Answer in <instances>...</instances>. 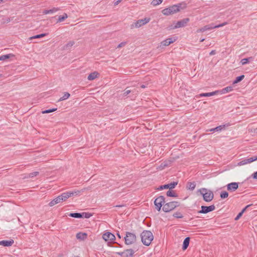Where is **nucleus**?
Listing matches in <instances>:
<instances>
[{
  "instance_id": "f257e3e1",
  "label": "nucleus",
  "mask_w": 257,
  "mask_h": 257,
  "mask_svg": "<svg viewBox=\"0 0 257 257\" xmlns=\"http://www.w3.org/2000/svg\"><path fill=\"white\" fill-rule=\"evenodd\" d=\"M141 240L142 243L149 246L154 239V236L152 232L149 230H144L141 234Z\"/></svg>"
},
{
  "instance_id": "f03ea898",
  "label": "nucleus",
  "mask_w": 257,
  "mask_h": 257,
  "mask_svg": "<svg viewBox=\"0 0 257 257\" xmlns=\"http://www.w3.org/2000/svg\"><path fill=\"white\" fill-rule=\"evenodd\" d=\"M200 194L203 196V200L205 202H210L214 198V194L212 191L205 188H202L198 190Z\"/></svg>"
},
{
  "instance_id": "7ed1b4c3",
  "label": "nucleus",
  "mask_w": 257,
  "mask_h": 257,
  "mask_svg": "<svg viewBox=\"0 0 257 257\" xmlns=\"http://www.w3.org/2000/svg\"><path fill=\"white\" fill-rule=\"evenodd\" d=\"M124 242L126 245L132 244L136 242L137 237L135 233L126 231L124 237Z\"/></svg>"
},
{
  "instance_id": "20e7f679",
  "label": "nucleus",
  "mask_w": 257,
  "mask_h": 257,
  "mask_svg": "<svg viewBox=\"0 0 257 257\" xmlns=\"http://www.w3.org/2000/svg\"><path fill=\"white\" fill-rule=\"evenodd\" d=\"M165 203V198L164 196L161 195L156 198L154 201V205L156 209L160 211L161 208L163 207Z\"/></svg>"
},
{
  "instance_id": "39448f33",
  "label": "nucleus",
  "mask_w": 257,
  "mask_h": 257,
  "mask_svg": "<svg viewBox=\"0 0 257 257\" xmlns=\"http://www.w3.org/2000/svg\"><path fill=\"white\" fill-rule=\"evenodd\" d=\"M190 21L189 18H185L180 21H178L175 26L171 25L169 27V29H176L179 28L185 27L187 23Z\"/></svg>"
},
{
  "instance_id": "423d86ee",
  "label": "nucleus",
  "mask_w": 257,
  "mask_h": 257,
  "mask_svg": "<svg viewBox=\"0 0 257 257\" xmlns=\"http://www.w3.org/2000/svg\"><path fill=\"white\" fill-rule=\"evenodd\" d=\"M162 13L165 16L173 15L177 13L175 5L162 10Z\"/></svg>"
},
{
  "instance_id": "0eeeda50",
  "label": "nucleus",
  "mask_w": 257,
  "mask_h": 257,
  "mask_svg": "<svg viewBox=\"0 0 257 257\" xmlns=\"http://www.w3.org/2000/svg\"><path fill=\"white\" fill-rule=\"evenodd\" d=\"M177 182H172L169 184L161 185L157 188V189L159 190H162L165 189H169L170 190L173 189L177 186Z\"/></svg>"
},
{
  "instance_id": "6e6552de",
  "label": "nucleus",
  "mask_w": 257,
  "mask_h": 257,
  "mask_svg": "<svg viewBox=\"0 0 257 257\" xmlns=\"http://www.w3.org/2000/svg\"><path fill=\"white\" fill-rule=\"evenodd\" d=\"M102 238L106 241H113L115 239L114 235L110 232H106L104 233L102 235Z\"/></svg>"
},
{
  "instance_id": "1a4fd4ad",
  "label": "nucleus",
  "mask_w": 257,
  "mask_h": 257,
  "mask_svg": "<svg viewBox=\"0 0 257 257\" xmlns=\"http://www.w3.org/2000/svg\"><path fill=\"white\" fill-rule=\"evenodd\" d=\"M150 20L151 19L150 18H145L143 19L139 20L135 23V26L136 28H139L149 23Z\"/></svg>"
},
{
  "instance_id": "9d476101",
  "label": "nucleus",
  "mask_w": 257,
  "mask_h": 257,
  "mask_svg": "<svg viewBox=\"0 0 257 257\" xmlns=\"http://www.w3.org/2000/svg\"><path fill=\"white\" fill-rule=\"evenodd\" d=\"M257 160V156H252L249 158L244 159L239 162L238 164L239 166L244 165L247 164L252 163L253 161Z\"/></svg>"
},
{
  "instance_id": "9b49d317",
  "label": "nucleus",
  "mask_w": 257,
  "mask_h": 257,
  "mask_svg": "<svg viewBox=\"0 0 257 257\" xmlns=\"http://www.w3.org/2000/svg\"><path fill=\"white\" fill-rule=\"evenodd\" d=\"M175 209L173 204L171 202L165 203L162 208V210L165 212H169Z\"/></svg>"
},
{
  "instance_id": "f8f14e48",
  "label": "nucleus",
  "mask_w": 257,
  "mask_h": 257,
  "mask_svg": "<svg viewBox=\"0 0 257 257\" xmlns=\"http://www.w3.org/2000/svg\"><path fill=\"white\" fill-rule=\"evenodd\" d=\"M239 183L232 182L226 185L227 189L230 192H234L238 188Z\"/></svg>"
},
{
  "instance_id": "ddd939ff",
  "label": "nucleus",
  "mask_w": 257,
  "mask_h": 257,
  "mask_svg": "<svg viewBox=\"0 0 257 257\" xmlns=\"http://www.w3.org/2000/svg\"><path fill=\"white\" fill-rule=\"evenodd\" d=\"M177 40V37H172V38H169L168 39H166L164 41H162L161 42V44L164 46H169L171 44L174 43Z\"/></svg>"
},
{
  "instance_id": "4468645a",
  "label": "nucleus",
  "mask_w": 257,
  "mask_h": 257,
  "mask_svg": "<svg viewBox=\"0 0 257 257\" xmlns=\"http://www.w3.org/2000/svg\"><path fill=\"white\" fill-rule=\"evenodd\" d=\"M231 124L230 123L228 122L223 125H220L219 126H216L215 128H211L209 130V131L210 132H219L223 130H224L225 127H228L230 126Z\"/></svg>"
},
{
  "instance_id": "2eb2a0df",
  "label": "nucleus",
  "mask_w": 257,
  "mask_h": 257,
  "mask_svg": "<svg viewBox=\"0 0 257 257\" xmlns=\"http://www.w3.org/2000/svg\"><path fill=\"white\" fill-rule=\"evenodd\" d=\"M201 209H202V212H204V214H206L208 212H211L215 210V207L214 205L210 206H201Z\"/></svg>"
},
{
  "instance_id": "dca6fc26",
  "label": "nucleus",
  "mask_w": 257,
  "mask_h": 257,
  "mask_svg": "<svg viewBox=\"0 0 257 257\" xmlns=\"http://www.w3.org/2000/svg\"><path fill=\"white\" fill-rule=\"evenodd\" d=\"M14 243V241L13 239H10L9 240H1L0 241V245H3L4 246L9 247L12 246Z\"/></svg>"
},
{
  "instance_id": "f3484780",
  "label": "nucleus",
  "mask_w": 257,
  "mask_h": 257,
  "mask_svg": "<svg viewBox=\"0 0 257 257\" xmlns=\"http://www.w3.org/2000/svg\"><path fill=\"white\" fill-rule=\"evenodd\" d=\"M214 29V24H210L209 25H207L203 27L202 28L199 29L197 32H204L207 30H210Z\"/></svg>"
},
{
  "instance_id": "a211bd4d",
  "label": "nucleus",
  "mask_w": 257,
  "mask_h": 257,
  "mask_svg": "<svg viewBox=\"0 0 257 257\" xmlns=\"http://www.w3.org/2000/svg\"><path fill=\"white\" fill-rule=\"evenodd\" d=\"M175 6L177 13L180 12L181 10L186 9L187 7V5L184 2L179 3L177 5H175Z\"/></svg>"
},
{
  "instance_id": "6ab92c4d",
  "label": "nucleus",
  "mask_w": 257,
  "mask_h": 257,
  "mask_svg": "<svg viewBox=\"0 0 257 257\" xmlns=\"http://www.w3.org/2000/svg\"><path fill=\"white\" fill-rule=\"evenodd\" d=\"M219 93L218 90H216L215 91L207 92V93H202L199 94V97H209L213 96L215 94H217Z\"/></svg>"
},
{
  "instance_id": "aec40b11",
  "label": "nucleus",
  "mask_w": 257,
  "mask_h": 257,
  "mask_svg": "<svg viewBox=\"0 0 257 257\" xmlns=\"http://www.w3.org/2000/svg\"><path fill=\"white\" fill-rule=\"evenodd\" d=\"M135 251L133 249H127L123 251L124 257H133Z\"/></svg>"
},
{
  "instance_id": "412c9836",
  "label": "nucleus",
  "mask_w": 257,
  "mask_h": 257,
  "mask_svg": "<svg viewBox=\"0 0 257 257\" xmlns=\"http://www.w3.org/2000/svg\"><path fill=\"white\" fill-rule=\"evenodd\" d=\"M62 202L61 198L60 197V195L57 197L56 198H54L53 200H52L49 203V205L50 206H53L55 205V204H57L59 203Z\"/></svg>"
},
{
  "instance_id": "4be33fe9",
  "label": "nucleus",
  "mask_w": 257,
  "mask_h": 257,
  "mask_svg": "<svg viewBox=\"0 0 257 257\" xmlns=\"http://www.w3.org/2000/svg\"><path fill=\"white\" fill-rule=\"evenodd\" d=\"M76 238L78 239L83 240L87 237V234L85 232H79L76 234Z\"/></svg>"
},
{
  "instance_id": "5701e85b",
  "label": "nucleus",
  "mask_w": 257,
  "mask_h": 257,
  "mask_svg": "<svg viewBox=\"0 0 257 257\" xmlns=\"http://www.w3.org/2000/svg\"><path fill=\"white\" fill-rule=\"evenodd\" d=\"M190 240V238L189 237H186L184 240L182 245V249L183 250H186L188 248L189 245Z\"/></svg>"
},
{
  "instance_id": "b1692460",
  "label": "nucleus",
  "mask_w": 257,
  "mask_h": 257,
  "mask_svg": "<svg viewBox=\"0 0 257 257\" xmlns=\"http://www.w3.org/2000/svg\"><path fill=\"white\" fill-rule=\"evenodd\" d=\"M196 186L195 182H188L186 184V188L190 190H193Z\"/></svg>"
},
{
  "instance_id": "393cba45",
  "label": "nucleus",
  "mask_w": 257,
  "mask_h": 257,
  "mask_svg": "<svg viewBox=\"0 0 257 257\" xmlns=\"http://www.w3.org/2000/svg\"><path fill=\"white\" fill-rule=\"evenodd\" d=\"M233 90V87L231 86H227L220 90H218L219 93L221 94H224L225 93L231 91Z\"/></svg>"
},
{
  "instance_id": "a878e982",
  "label": "nucleus",
  "mask_w": 257,
  "mask_h": 257,
  "mask_svg": "<svg viewBox=\"0 0 257 257\" xmlns=\"http://www.w3.org/2000/svg\"><path fill=\"white\" fill-rule=\"evenodd\" d=\"M74 44L75 42L74 41H69L63 46V49L65 50H70L72 46L74 45Z\"/></svg>"
},
{
  "instance_id": "bb28decb",
  "label": "nucleus",
  "mask_w": 257,
  "mask_h": 257,
  "mask_svg": "<svg viewBox=\"0 0 257 257\" xmlns=\"http://www.w3.org/2000/svg\"><path fill=\"white\" fill-rule=\"evenodd\" d=\"M99 75L98 73L96 71H94L93 72L91 73L87 77L88 80H93L97 77V76Z\"/></svg>"
},
{
  "instance_id": "cd10ccee",
  "label": "nucleus",
  "mask_w": 257,
  "mask_h": 257,
  "mask_svg": "<svg viewBox=\"0 0 257 257\" xmlns=\"http://www.w3.org/2000/svg\"><path fill=\"white\" fill-rule=\"evenodd\" d=\"M60 198H61L62 202L66 201L68 198L70 197V194H68V192H64L62 193L60 195Z\"/></svg>"
},
{
  "instance_id": "c85d7f7f",
  "label": "nucleus",
  "mask_w": 257,
  "mask_h": 257,
  "mask_svg": "<svg viewBox=\"0 0 257 257\" xmlns=\"http://www.w3.org/2000/svg\"><path fill=\"white\" fill-rule=\"evenodd\" d=\"M14 56L15 55L13 54L3 55L0 56V61H4Z\"/></svg>"
},
{
  "instance_id": "c756f323",
  "label": "nucleus",
  "mask_w": 257,
  "mask_h": 257,
  "mask_svg": "<svg viewBox=\"0 0 257 257\" xmlns=\"http://www.w3.org/2000/svg\"><path fill=\"white\" fill-rule=\"evenodd\" d=\"M58 10H59V9L56 8H53V9H50V10H44L43 12V14L47 15V14H50V13H53L54 12H57Z\"/></svg>"
},
{
  "instance_id": "7c9ffc66",
  "label": "nucleus",
  "mask_w": 257,
  "mask_h": 257,
  "mask_svg": "<svg viewBox=\"0 0 257 257\" xmlns=\"http://www.w3.org/2000/svg\"><path fill=\"white\" fill-rule=\"evenodd\" d=\"M85 190V189L84 188L81 190H76V191H70V192H68V194H70V197H71V196H73L74 195H77L79 194V193L84 192V191Z\"/></svg>"
},
{
  "instance_id": "2f4dec72",
  "label": "nucleus",
  "mask_w": 257,
  "mask_h": 257,
  "mask_svg": "<svg viewBox=\"0 0 257 257\" xmlns=\"http://www.w3.org/2000/svg\"><path fill=\"white\" fill-rule=\"evenodd\" d=\"M166 195L168 197H177L178 196V194L175 193L174 191L171 189L167 192Z\"/></svg>"
},
{
  "instance_id": "473e14b6",
  "label": "nucleus",
  "mask_w": 257,
  "mask_h": 257,
  "mask_svg": "<svg viewBox=\"0 0 257 257\" xmlns=\"http://www.w3.org/2000/svg\"><path fill=\"white\" fill-rule=\"evenodd\" d=\"M253 59V57H249L246 58H243L241 60L240 63L242 65H245L249 62L250 61H252Z\"/></svg>"
},
{
  "instance_id": "72a5a7b5",
  "label": "nucleus",
  "mask_w": 257,
  "mask_h": 257,
  "mask_svg": "<svg viewBox=\"0 0 257 257\" xmlns=\"http://www.w3.org/2000/svg\"><path fill=\"white\" fill-rule=\"evenodd\" d=\"M70 217L76 218H82L81 213H70L68 214Z\"/></svg>"
},
{
  "instance_id": "f704fd0d",
  "label": "nucleus",
  "mask_w": 257,
  "mask_h": 257,
  "mask_svg": "<svg viewBox=\"0 0 257 257\" xmlns=\"http://www.w3.org/2000/svg\"><path fill=\"white\" fill-rule=\"evenodd\" d=\"M68 18L67 14L64 13L63 15L59 16L57 21V23H60L64 21L66 19Z\"/></svg>"
},
{
  "instance_id": "c9c22d12",
  "label": "nucleus",
  "mask_w": 257,
  "mask_h": 257,
  "mask_svg": "<svg viewBox=\"0 0 257 257\" xmlns=\"http://www.w3.org/2000/svg\"><path fill=\"white\" fill-rule=\"evenodd\" d=\"M48 35L47 33H42L40 34L36 35L34 36L31 37L29 38V40H33L35 39H39L43 38Z\"/></svg>"
},
{
  "instance_id": "e433bc0d",
  "label": "nucleus",
  "mask_w": 257,
  "mask_h": 257,
  "mask_svg": "<svg viewBox=\"0 0 257 257\" xmlns=\"http://www.w3.org/2000/svg\"><path fill=\"white\" fill-rule=\"evenodd\" d=\"M171 163L172 161L170 160L164 161L161 163L160 165V167L162 168H164L165 167H169L171 165Z\"/></svg>"
},
{
  "instance_id": "4c0bfd02",
  "label": "nucleus",
  "mask_w": 257,
  "mask_h": 257,
  "mask_svg": "<svg viewBox=\"0 0 257 257\" xmlns=\"http://www.w3.org/2000/svg\"><path fill=\"white\" fill-rule=\"evenodd\" d=\"M244 75H241L239 76L236 77V78L235 79V80L233 81V84H237V83H239V82L242 81L244 79Z\"/></svg>"
},
{
  "instance_id": "58836bf2",
  "label": "nucleus",
  "mask_w": 257,
  "mask_h": 257,
  "mask_svg": "<svg viewBox=\"0 0 257 257\" xmlns=\"http://www.w3.org/2000/svg\"><path fill=\"white\" fill-rule=\"evenodd\" d=\"M70 94L68 92H65L64 95L62 97H60L58 101H61L62 100H66L68 99L70 97Z\"/></svg>"
},
{
  "instance_id": "ea45409f",
  "label": "nucleus",
  "mask_w": 257,
  "mask_h": 257,
  "mask_svg": "<svg viewBox=\"0 0 257 257\" xmlns=\"http://www.w3.org/2000/svg\"><path fill=\"white\" fill-rule=\"evenodd\" d=\"M82 218H89L92 216V214L89 212H82Z\"/></svg>"
},
{
  "instance_id": "a19ab883",
  "label": "nucleus",
  "mask_w": 257,
  "mask_h": 257,
  "mask_svg": "<svg viewBox=\"0 0 257 257\" xmlns=\"http://www.w3.org/2000/svg\"><path fill=\"white\" fill-rule=\"evenodd\" d=\"M228 196V193L226 191H222L220 193V197L221 199L226 198Z\"/></svg>"
},
{
  "instance_id": "79ce46f5",
  "label": "nucleus",
  "mask_w": 257,
  "mask_h": 257,
  "mask_svg": "<svg viewBox=\"0 0 257 257\" xmlns=\"http://www.w3.org/2000/svg\"><path fill=\"white\" fill-rule=\"evenodd\" d=\"M173 216L176 218H182L183 217L182 214L180 212H175L173 214Z\"/></svg>"
},
{
  "instance_id": "37998d69",
  "label": "nucleus",
  "mask_w": 257,
  "mask_h": 257,
  "mask_svg": "<svg viewBox=\"0 0 257 257\" xmlns=\"http://www.w3.org/2000/svg\"><path fill=\"white\" fill-rule=\"evenodd\" d=\"M57 109V108H51V109H46V110L42 111V113L43 114L49 113L50 112H54V111H56Z\"/></svg>"
},
{
  "instance_id": "c03bdc74",
  "label": "nucleus",
  "mask_w": 257,
  "mask_h": 257,
  "mask_svg": "<svg viewBox=\"0 0 257 257\" xmlns=\"http://www.w3.org/2000/svg\"><path fill=\"white\" fill-rule=\"evenodd\" d=\"M163 0H153L151 2V5L154 6H156L162 3Z\"/></svg>"
},
{
  "instance_id": "a18cd8bd",
  "label": "nucleus",
  "mask_w": 257,
  "mask_h": 257,
  "mask_svg": "<svg viewBox=\"0 0 257 257\" xmlns=\"http://www.w3.org/2000/svg\"><path fill=\"white\" fill-rule=\"evenodd\" d=\"M39 174V172H33L32 173H31L29 174V177L30 178H33L34 177L37 176Z\"/></svg>"
},
{
  "instance_id": "49530a36",
  "label": "nucleus",
  "mask_w": 257,
  "mask_h": 257,
  "mask_svg": "<svg viewBox=\"0 0 257 257\" xmlns=\"http://www.w3.org/2000/svg\"><path fill=\"white\" fill-rule=\"evenodd\" d=\"M226 24H227V22H224V23H223L220 24L218 25H214V28H220L221 27L225 26Z\"/></svg>"
},
{
  "instance_id": "de8ad7c7",
  "label": "nucleus",
  "mask_w": 257,
  "mask_h": 257,
  "mask_svg": "<svg viewBox=\"0 0 257 257\" xmlns=\"http://www.w3.org/2000/svg\"><path fill=\"white\" fill-rule=\"evenodd\" d=\"M131 92V90H127V88L125 89L124 90V92L123 93V96H127L128 94H130V93Z\"/></svg>"
},
{
  "instance_id": "09e8293b",
  "label": "nucleus",
  "mask_w": 257,
  "mask_h": 257,
  "mask_svg": "<svg viewBox=\"0 0 257 257\" xmlns=\"http://www.w3.org/2000/svg\"><path fill=\"white\" fill-rule=\"evenodd\" d=\"M172 202L175 208L180 206V202L178 201H172Z\"/></svg>"
},
{
  "instance_id": "8fccbe9b",
  "label": "nucleus",
  "mask_w": 257,
  "mask_h": 257,
  "mask_svg": "<svg viewBox=\"0 0 257 257\" xmlns=\"http://www.w3.org/2000/svg\"><path fill=\"white\" fill-rule=\"evenodd\" d=\"M243 213L240 211L235 217V220H238L242 215Z\"/></svg>"
},
{
  "instance_id": "3c124183",
  "label": "nucleus",
  "mask_w": 257,
  "mask_h": 257,
  "mask_svg": "<svg viewBox=\"0 0 257 257\" xmlns=\"http://www.w3.org/2000/svg\"><path fill=\"white\" fill-rule=\"evenodd\" d=\"M126 44V43L125 42H122L121 43H120L117 47V48H121L123 46H124L125 45V44Z\"/></svg>"
},
{
  "instance_id": "603ef678",
  "label": "nucleus",
  "mask_w": 257,
  "mask_h": 257,
  "mask_svg": "<svg viewBox=\"0 0 257 257\" xmlns=\"http://www.w3.org/2000/svg\"><path fill=\"white\" fill-rule=\"evenodd\" d=\"M252 204H249V205H247V206H246L244 208H243L242 210L241 211V212L243 213L246 210V209L250 206H251Z\"/></svg>"
},
{
  "instance_id": "864d4df0",
  "label": "nucleus",
  "mask_w": 257,
  "mask_h": 257,
  "mask_svg": "<svg viewBox=\"0 0 257 257\" xmlns=\"http://www.w3.org/2000/svg\"><path fill=\"white\" fill-rule=\"evenodd\" d=\"M251 177L253 179H256L257 180V171L254 172L251 175Z\"/></svg>"
},
{
  "instance_id": "5fc2aeb1",
  "label": "nucleus",
  "mask_w": 257,
  "mask_h": 257,
  "mask_svg": "<svg viewBox=\"0 0 257 257\" xmlns=\"http://www.w3.org/2000/svg\"><path fill=\"white\" fill-rule=\"evenodd\" d=\"M115 253L118 254L120 257H124V253H123V251H122V252H117Z\"/></svg>"
},
{
  "instance_id": "6e6d98bb",
  "label": "nucleus",
  "mask_w": 257,
  "mask_h": 257,
  "mask_svg": "<svg viewBox=\"0 0 257 257\" xmlns=\"http://www.w3.org/2000/svg\"><path fill=\"white\" fill-rule=\"evenodd\" d=\"M125 205L124 204H120V205H116L114 206L115 207L120 208L125 206Z\"/></svg>"
},
{
  "instance_id": "4d7b16f0",
  "label": "nucleus",
  "mask_w": 257,
  "mask_h": 257,
  "mask_svg": "<svg viewBox=\"0 0 257 257\" xmlns=\"http://www.w3.org/2000/svg\"><path fill=\"white\" fill-rule=\"evenodd\" d=\"M216 54V51L215 50H212L210 53H209V55H214Z\"/></svg>"
},
{
  "instance_id": "13d9d810",
  "label": "nucleus",
  "mask_w": 257,
  "mask_h": 257,
  "mask_svg": "<svg viewBox=\"0 0 257 257\" xmlns=\"http://www.w3.org/2000/svg\"><path fill=\"white\" fill-rule=\"evenodd\" d=\"M122 0H117L114 3V5L115 6L117 5L119 3H120Z\"/></svg>"
},
{
  "instance_id": "bf43d9fd",
  "label": "nucleus",
  "mask_w": 257,
  "mask_h": 257,
  "mask_svg": "<svg viewBox=\"0 0 257 257\" xmlns=\"http://www.w3.org/2000/svg\"><path fill=\"white\" fill-rule=\"evenodd\" d=\"M251 132L257 134V128H254L253 130H251Z\"/></svg>"
},
{
  "instance_id": "052dcab7",
  "label": "nucleus",
  "mask_w": 257,
  "mask_h": 257,
  "mask_svg": "<svg viewBox=\"0 0 257 257\" xmlns=\"http://www.w3.org/2000/svg\"><path fill=\"white\" fill-rule=\"evenodd\" d=\"M197 213H203V214H204V212H202V209L198 211Z\"/></svg>"
},
{
  "instance_id": "680f3d73",
  "label": "nucleus",
  "mask_w": 257,
  "mask_h": 257,
  "mask_svg": "<svg viewBox=\"0 0 257 257\" xmlns=\"http://www.w3.org/2000/svg\"><path fill=\"white\" fill-rule=\"evenodd\" d=\"M116 235H117V236L119 238H121V235H120V234H119V233H116Z\"/></svg>"
},
{
  "instance_id": "e2e57ef3",
  "label": "nucleus",
  "mask_w": 257,
  "mask_h": 257,
  "mask_svg": "<svg viewBox=\"0 0 257 257\" xmlns=\"http://www.w3.org/2000/svg\"><path fill=\"white\" fill-rule=\"evenodd\" d=\"M10 21H11V20H10V18H8V19L6 20V22L7 23H9V22H10Z\"/></svg>"
},
{
  "instance_id": "0e129e2a",
  "label": "nucleus",
  "mask_w": 257,
  "mask_h": 257,
  "mask_svg": "<svg viewBox=\"0 0 257 257\" xmlns=\"http://www.w3.org/2000/svg\"><path fill=\"white\" fill-rule=\"evenodd\" d=\"M114 243H116V244H117L119 247H122V245H121V244H120L118 243L117 242H114Z\"/></svg>"
},
{
  "instance_id": "69168bd1",
  "label": "nucleus",
  "mask_w": 257,
  "mask_h": 257,
  "mask_svg": "<svg viewBox=\"0 0 257 257\" xmlns=\"http://www.w3.org/2000/svg\"><path fill=\"white\" fill-rule=\"evenodd\" d=\"M141 88H144L146 87V86L144 84H142L141 86Z\"/></svg>"
},
{
  "instance_id": "338daca9",
  "label": "nucleus",
  "mask_w": 257,
  "mask_h": 257,
  "mask_svg": "<svg viewBox=\"0 0 257 257\" xmlns=\"http://www.w3.org/2000/svg\"><path fill=\"white\" fill-rule=\"evenodd\" d=\"M204 40H205L204 39H202L200 40V42H203L204 41Z\"/></svg>"
},
{
  "instance_id": "774afa93",
  "label": "nucleus",
  "mask_w": 257,
  "mask_h": 257,
  "mask_svg": "<svg viewBox=\"0 0 257 257\" xmlns=\"http://www.w3.org/2000/svg\"><path fill=\"white\" fill-rule=\"evenodd\" d=\"M5 0H0V4L4 2Z\"/></svg>"
}]
</instances>
